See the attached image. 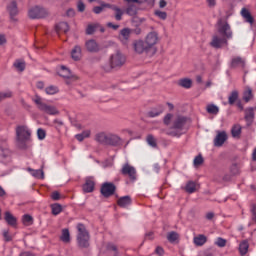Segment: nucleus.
I'll list each match as a JSON object with an SVG mask.
<instances>
[{
	"label": "nucleus",
	"instance_id": "1",
	"mask_svg": "<svg viewBox=\"0 0 256 256\" xmlns=\"http://www.w3.org/2000/svg\"><path fill=\"white\" fill-rule=\"evenodd\" d=\"M164 125L170 126L166 134L170 137H181L189 127V118L181 114L173 115L168 113L163 119Z\"/></svg>",
	"mask_w": 256,
	"mask_h": 256
},
{
	"label": "nucleus",
	"instance_id": "2",
	"mask_svg": "<svg viewBox=\"0 0 256 256\" xmlns=\"http://www.w3.org/2000/svg\"><path fill=\"white\" fill-rule=\"evenodd\" d=\"M218 25V32L220 35H223V37H219L218 35H214L212 37L210 45L214 49H221L223 45H227V39H231V37H233V33L231 32V26H229L227 22H222L221 20H219Z\"/></svg>",
	"mask_w": 256,
	"mask_h": 256
},
{
	"label": "nucleus",
	"instance_id": "3",
	"mask_svg": "<svg viewBox=\"0 0 256 256\" xmlns=\"http://www.w3.org/2000/svg\"><path fill=\"white\" fill-rule=\"evenodd\" d=\"M125 63H127V56L121 51H116L110 55L108 64L103 66V70L106 71V73H110L113 69H121Z\"/></svg>",
	"mask_w": 256,
	"mask_h": 256
},
{
	"label": "nucleus",
	"instance_id": "4",
	"mask_svg": "<svg viewBox=\"0 0 256 256\" xmlns=\"http://www.w3.org/2000/svg\"><path fill=\"white\" fill-rule=\"evenodd\" d=\"M96 141L102 145H110L111 147H119L123 144V140L117 134L100 132L96 135Z\"/></svg>",
	"mask_w": 256,
	"mask_h": 256
},
{
	"label": "nucleus",
	"instance_id": "5",
	"mask_svg": "<svg viewBox=\"0 0 256 256\" xmlns=\"http://www.w3.org/2000/svg\"><path fill=\"white\" fill-rule=\"evenodd\" d=\"M31 139V130L27 125H19L16 127V143L20 149L27 148V142Z\"/></svg>",
	"mask_w": 256,
	"mask_h": 256
},
{
	"label": "nucleus",
	"instance_id": "6",
	"mask_svg": "<svg viewBox=\"0 0 256 256\" xmlns=\"http://www.w3.org/2000/svg\"><path fill=\"white\" fill-rule=\"evenodd\" d=\"M76 229H77L76 241H77L78 247H80L81 249H87L89 247V241L91 240L89 231L81 223L77 224Z\"/></svg>",
	"mask_w": 256,
	"mask_h": 256
},
{
	"label": "nucleus",
	"instance_id": "7",
	"mask_svg": "<svg viewBox=\"0 0 256 256\" xmlns=\"http://www.w3.org/2000/svg\"><path fill=\"white\" fill-rule=\"evenodd\" d=\"M133 49L137 55H147V57H153L155 55V52H153L144 39L134 40Z\"/></svg>",
	"mask_w": 256,
	"mask_h": 256
},
{
	"label": "nucleus",
	"instance_id": "8",
	"mask_svg": "<svg viewBox=\"0 0 256 256\" xmlns=\"http://www.w3.org/2000/svg\"><path fill=\"white\" fill-rule=\"evenodd\" d=\"M33 101L36 103L38 109L43 113H46L47 115H59V110L57 107L48 105L47 103L43 102L41 97L36 96Z\"/></svg>",
	"mask_w": 256,
	"mask_h": 256
},
{
	"label": "nucleus",
	"instance_id": "9",
	"mask_svg": "<svg viewBox=\"0 0 256 256\" xmlns=\"http://www.w3.org/2000/svg\"><path fill=\"white\" fill-rule=\"evenodd\" d=\"M49 15V11L43 6H33L28 10L29 19H45Z\"/></svg>",
	"mask_w": 256,
	"mask_h": 256
},
{
	"label": "nucleus",
	"instance_id": "10",
	"mask_svg": "<svg viewBox=\"0 0 256 256\" xmlns=\"http://www.w3.org/2000/svg\"><path fill=\"white\" fill-rule=\"evenodd\" d=\"M144 41L148 44V47L151 48V50L153 51V53H157V43H159V33L152 31L149 32L145 38Z\"/></svg>",
	"mask_w": 256,
	"mask_h": 256
},
{
	"label": "nucleus",
	"instance_id": "11",
	"mask_svg": "<svg viewBox=\"0 0 256 256\" xmlns=\"http://www.w3.org/2000/svg\"><path fill=\"white\" fill-rule=\"evenodd\" d=\"M127 4V8L125 10L126 15H130V17H134L137 15V11L139 10V6L143 3V0H124Z\"/></svg>",
	"mask_w": 256,
	"mask_h": 256
},
{
	"label": "nucleus",
	"instance_id": "12",
	"mask_svg": "<svg viewBox=\"0 0 256 256\" xmlns=\"http://www.w3.org/2000/svg\"><path fill=\"white\" fill-rule=\"evenodd\" d=\"M120 173H121V175H124V177H129V179H131V181H135L137 179V169H135L129 163H125L122 165Z\"/></svg>",
	"mask_w": 256,
	"mask_h": 256
},
{
	"label": "nucleus",
	"instance_id": "13",
	"mask_svg": "<svg viewBox=\"0 0 256 256\" xmlns=\"http://www.w3.org/2000/svg\"><path fill=\"white\" fill-rule=\"evenodd\" d=\"M117 187H115V184L111 182H105L101 187V194L103 197H111V195H115Z\"/></svg>",
	"mask_w": 256,
	"mask_h": 256
},
{
	"label": "nucleus",
	"instance_id": "14",
	"mask_svg": "<svg viewBox=\"0 0 256 256\" xmlns=\"http://www.w3.org/2000/svg\"><path fill=\"white\" fill-rule=\"evenodd\" d=\"M244 119L247 123V127H251V125H253V121H255V108H246L244 110Z\"/></svg>",
	"mask_w": 256,
	"mask_h": 256
},
{
	"label": "nucleus",
	"instance_id": "15",
	"mask_svg": "<svg viewBox=\"0 0 256 256\" xmlns=\"http://www.w3.org/2000/svg\"><path fill=\"white\" fill-rule=\"evenodd\" d=\"M107 9H111L115 13L116 21H121L123 19V15L125 14V10L119 8L117 5L106 4Z\"/></svg>",
	"mask_w": 256,
	"mask_h": 256
},
{
	"label": "nucleus",
	"instance_id": "16",
	"mask_svg": "<svg viewBox=\"0 0 256 256\" xmlns=\"http://www.w3.org/2000/svg\"><path fill=\"white\" fill-rule=\"evenodd\" d=\"M227 138V132H218L216 137L214 138L215 147H223V144L225 143V141H227Z\"/></svg>",
	"mask_w": 256,
	"mask_h": 256
},
{
	"label": "nucleus",
	"instance_id": "17",
	"mask_svg": "<svg viewBox=\"0 0 256 256\" xmlns=\"http://www.w3.org/2000/svg\"><path fill=\"white\" fill-rule=\"evenodd\" d=\"M84 193H93L95 190V180L93 178L88 177L86 178V182L82 187Z\"/></svg>",
	"mask_w": 256,
	"mask_h": 256
},
{
	"label": "nucleus",
	"instance_id": "18",
	"mask_svg": "<svg viewBox=\"0 0 256 256\" xmlns=\"http://www.w3.org/2000/svg\"><path fill=\"white\" fill-rule=\"evenodd\" d=\"M7 11L10 14V18L12 19V21H17V19H15V16L17 15V13H19V9L17 8V2L12 1L11 3H9L7 6Z\"/></svg>",
	"mask_w": 256,
	"mask_h": 256
},
{
	"label": "nucleus",
	"instance_id": "19",
	"mask_svg": "<svg viewBox=\"0 0 256 256\" xmlns=\"http://www.w3.org/2000/svg\"><path fill=\"white\" fill-rule=\"evenodd\" d=\"M131 37V29L124 28L120 31L119 39L123 45H127L129 43V39Z\"/></svg>",
	"mask_w": 256,
	"mask_h": 256
},
{
	"label": "nucleus",
	"instance_id": "20",
	"mask_svg": "<svg viewBox=\"0 0 256 256\" xmlns=\"http://www.w3.org/2000/svg\"><path fill=\"white\" fill-rule=\"evenodd\" d=\"M58 75H60V77H63L64 79H77V77L73 76V74L71 73V70H69V68L65 67V66H61L60 70L58 71Z\"/></svg>",
	"mask_w": 256,
	"mask_h": 256
},
{
	"label": "nucleus",
	"instance_id": "21",
	"mask_svg": "<svg viewBox=\"0 0 256 256\" xmlns=\"http://www.w3.org/2000/svg\"><path fill=\"white\" fill-rule=\"evenodd\" d=\"M131 203H132L131 196L120 197L117 201V205L119 207H122L123 209H127V207L131 205Z\"/></svg>",
	"mask_w": 256,
	"mask_h": 256
},
{
	"label": "nucleus",
	"instance_id": "22",
	"mask_svg": "<svg viewBox=\"0 0 256 256\" xmlns=\"http://www.w3.org/2000/svg\"><path fill=\"white\" fill-rule=\"evenodd\" d=\"M86 49L90 53H97L99 51V44L95 40H88L86 41Z\"/></svg>",
	"mask_w": 256,
	"mask_h": 256
},
{
	"label": "nucleus",
	"instance_id": "23",
	"mask_svg": "<svg viewBox=\"0 0 256 256\" xmlns=\"http://www.w3.org/2000/svg\"><path fill=\"white\" fill-rule=\"evenodd\" d=\"M253 97H254L253 89H251V87L247 86L244 89L243 96H242L244 103H249V101H252Z\"/></svg>",
	"mask_w": 256,
	"mask_h": 256
},
{
	"label": "nucleus",
	"instance_id": "24",
	"mask_svg": "<svg viewBox=\"0 0 256 256\" xmlns=\"http://www.w3.org/2000/svg\"><path fill=\"white\" fill-rule=\"evenodd\" d=\"M193 243L196 247H203L207 243V236L199 234L193 238Z\"/></svg>",
	"mask_w": 256,
	"mask_h": 256
},
{
	"label": "nucleus",
	"instance_id": "25",
	"mask_svg": "<svg viewBox=\"0 0 256 256\" xmlns=\"http://www.w3.org/2000/svg\"><path fill=\"white\" fill-rule=\"evenodd\" d=\"M241 16L243 17V19H245L246 23H250V25H253L255 19L251 15V12L247 10V8H242Z\"/></svg>",
	"mask_w": 256,
	"mask_h": 256
},
{
	"label": "nucleus",
	"instance_id": "26",
	"mask_svg": "<svg viewBox=\"0 0 256 256\" xmlns=\"http://www.w3.org/2000/svg\"><path fill=\"white\" fill-rule=\"evenodd\" d=\"M69 32V24L67 22H60L56 25V33L57 35H61V33Z\"/></svg>",
	"mask_w": 256,
	"mask_h": 256
},
{
	"label": "nucleus",
	"instance_id": "27",
	"mask_svg": "<svg viewBox=\"0 0 256 256\" xmlns=\"http://www.w3.org/2000/svg\"><path fill=\"white\" fill-rule=\"evenodd\" d=\"M4 219L6 223L11 225V227H15V225H17V218H15V216H13L9 211L5 212Z\"/></svg>",
	"mask_w": 256,
	"mask_h": 256
},
{
	"label": "nucleus",
	"instance_id": "28",
	"mask_svg": "<svg viewBox=\"0 0 256 256\" xmlns=\"http://www.w3.org/2000/svg\"><path fill=\"white\" fill-rule=\"evenodd\" d=\"M27 172L32 175V177H35L36 179H44L45 173L42 169L35 170L33 168H27Z\"/></svg>",
	"mask_w": 256,
	"mask_h": 256
},
{
	"label": "nucleus",
	"instance_id": "29",
	"mask_svg": "<svg viewBox=\"0 0 256 256\" xmlns=\"http://www.w3.org/2000/svg\"><path fill=\"white\" fill-rule=\"evenodd\" d=\"M239 101V91L233 90L228 96V105H235Z\"/></svg>",
	"mask_w": 256,
	"mask_h": 256
},
{
	"label": "nucleus",
	"instance_id": "30",
	"mask_svg": "<svg viewBox=\"0 0 256 256\" xmlns=\"http://www.w3.org/2000/svg\"><path fill=\"white\" fill-rule=\"evenodd\" d=\"M60 241H62V243H71V233L69 232V229L67 228L62 229V234L60 235Z\"/></svg>",
	"mask_w": 256,
	"mask_h": 256
},
{
	"label": "nucleus",
	"instance_id": "31",
	"mask_svg": "<svg viewBox=\"0 0 256 256\" xmlns=\"http://www.w3.org/2000/svg\"><path fill=\"white\" fill-rule=\"evenodd\" d=\"M242 127L239 124H234L231 128V135L234 139H239L241 137Z\"/></svg>",
	"mask_w": 256,
	"mask_h": 256
},
{
	"label": "nucleus",
	"instance_id": "32",
	"mask_svg": "<svg viewBox=\"0 0 256 256\" xmlns=\"http://www.w3.org/2000/svg\"><path fill=\"white\" fill-rule=\"evenodd\" d=\"M248 252H249V241L243 240L239 244V253L241 256H244Z\"/></svg>",
	"mask_w": 256,
	"mask_h": 256
},
{
	"label": "nucleus",
	"instance_id": "33",
	"mask_svg": "<svg viewBox=\"0 0 256 256\" xmlns=\"http://www.w3.org/2000/svg\"><path fill=\"white\" fill-rule=\"evenodd\" d=\"M178 85L184 89H191L193 81L189 78H183L178 81Z\"/></svg>",
	"mask_w": 256,
	"mask_h": 256
},
{
	"label": "nucleus",
	"instance_id": "34",
	"mask_svg": "<svg viewBox=\"0 0 256 256\" xmlns=\"http://www.w3.org/2000/svg\"><path fill=\"white\" fill-rule=\"evenodd\" d=\"M71 57L74 61H79L81 59V46H75L71 51Z\"/></svg>",
	"mask_w": 256,
	"mask_h": 256
},
{
	"label": "nucleus",
	"instance_id": "35",
	"mask_svg": "<svg viewBox=\"0 0 256 256\" xmlns=\"http://www.w3.org/2000/svg\"><path fill=\"white\" fill-rule=\"evenodd\" d=\"M206 111L210 115H218L219 114V108L215 104H208L206 107Z\"/></svg>",
	"mask_w": 256,
	"mask_h": 256
},
{
	"label": "nucleus",
	"instance_id": "36",
	"mask_svg": "<svg viewBox=\"0 0 256 256\" xmlns=\"http://www.w3.org/2000/svg\"><path fill=\"white\" fill-rule=\"evenodd\" d=\"M186 192L187 193H195V191H197V183L193 182V181H189L186 184Z\"/></svg>",
	"mask_w": 256,
	"mask_h": 256
},
{
	"label": "nucleus",
	"instance_id": "37",
	"mask_svg": "<svg viewBox=\"0 0 256 256\" xmlns=\"http://www.w3.org/2000/svg\"><path fill=\"white\" fill-rule=\"evenodd\" d=\"M231 65L232 67H243V65H245V61H243V58L241 57H236L232 59Z\"/></svg>",
	"mask_w": 256,
	"mask_h": 256
},
{
	"label": "nucleus",
	"instance_id": "38",
	"mask_svg": "<svg viewBox=\"0 0 256 256\" xmlns=\"http://www.w3.org/2000/svg\"><path fill=\"white\" fill-rule=\"evenodd\" d=\"M177 239H179V234L177 232L172 231L167 234V240L169 241V243H175Z\"/></svg>",
	"mask_w": 256,
	"mask_h": 256
},
{
	"label": "nucleus",
	"instance_id": "39",
	"mask_svg": "<svg viewBox=\"0 0 256 256\" xmlns=\"http://www.w3.org/2000/svg\"><path fill=\"white\" fill-rule=\"evenodd\" d=\"M146 141L148 143V145H150V147H157V139H155V136L152 134H149L146 138Z\"/></svg>",
	"mask_w": 256,
	"mask_h": 256
},
{
	"label": "nucleus",
	"instance_id": "40",
	"mask_svg": "<svg viewBox=\"0 0 256 256\" xmlns=\"http://www.w3.org/2000/svg\"><path fill=\"white\" fill-rule=\"evenodd\" d=\"M51 209L53 215H59L61 211H63V207L61 206V204H52Z\"/></svg>",
	"mask_w": 256,
	"mask_h": 256
},
{
	"label": "nucleus",
	"instance_id": "41",
	"mask_svg": "<svg viewBox=\"0 0 256 256\" xmlns=\"http://www.w3.org/2000/svg\"><path fill=\"white\" fill-rule=\"evenodd\" d=\"M164 108L162 106H160L158 109H154L151 110L148 115L149 117H159V115H161V113H163Z\"/></svg>",
	"mask_w": 256,
	"mask_h": 256
},
{
	"label": "nucleus",
	"instance_id": "42",
	"mask_svg": "<svg viewBox=\"0 0 256 256\" xmlns=\"http://www.w3.org/2000/svg\"><path fill=\"white\" fill-rule=\"evenodd\" d=\"M204 161L203 156L199 154L194 158L193 165L194 167H200V165H203Z\"/></svg>",
	"mask_w": 256,
	"mask_h": 256
},
{
	"label": "nucleus",
	"instance_id": "43",
	"mask_svg": "<svg viewBox=\"0 0 256 256\" xmlns=\"http://www.w3.org/2000/svg\"><path fill=\"white\" fill-rule=\"evenodd\" d=\"M47 95H55L57 93H59V88H57L56 86H48L45 89Z\"/></svg>",
	"mask_w": 256,
	"mask_h": 256
},
{
	"label": "nucleus",
	"instance_id": "44",
	"mask_svg": "<svg viewBox=\"0 0 256 256\" xmlns=\"http://www.w3.org/2000/svg\"><path fill=\"white\" fill-rule=\"evenodd\" d=\"M14 67L18 69V71H25V61L17 60L14 63Z\"/></svg>",
	"mask_w": 256,
	"mask_h": 256
},
{
	"label": "nucleus",
	"instance_id": "45",
	"mask_svg": "<svg viewBox=\"0 0 256 256\" xmlns=\"http://www.w3.org/2000/svg\"><path fill=\"white\" fill-rule=\"evenodd\" d=\"M214 245L217 247H225L227 245V240L222 237H218L214 242Z\"/></svg>",
	"mask_w": 256,
	"mask_h": 256
},
{
	"label": "nucleus",
	"instance_id": "46",
	"mask_svg": "<svg viewBox=\"0 0 256 256\" xmlns=\"http://www.w3.org/2000/svg\"><path fill=\"white\" fill-rule=\"evenodd\" d=\"M11 97H13V92L11 91L0 92V101L11 99Z\"/></svg>",
	"mask_w": 256,
	"mask_h": 256
},
{
	"label": "nucleus",
	"instance_id": "47",
	"mask_svg": "<svg viewBox=\"0 0 256 256\" xmlns=\"http://www.w3.org/2000/svg\"><path fill=\"white\" fill-rule=\"evenodd\" d=\"M108 4H101V6H95L93 8V12L96 14V15H99L100 13H103V9L107 8Z\"/></svg>",
	"mask_w": 256,
	"mask_h": 256
},
{
	"label": "nucleus",
	"instance_id": "48",
	"mask_svg": "<svg viewBox=\"0 0 256 256\" xmlns=\"http://www.w3.org/2000/svg\"><path fill=\"white\" fill-rule=\"evenodd\" d=\"M22 221L24 225H31V223H33V217H31L29 214H26L23 216Z\"/></svg>",
	"mask_w": 256,
	"mask_h": 256
},
{
	"label": "nucleus",
	"instance_id": "49",
	"mask_svg": "<svg viewBox=\"0 0 256 256\" xmlns=\"http://www.w3.org/2000/svg\"><path fill=\"white\" fill-rule=\"evenodd\" d=\"M155 15H156V17H159V19H162L163 21H165V19H167V12H163L161 10H156Z\"/></svg>",
	"mask_w": 256,
	"mask_h": 256
},
{
	"label": "nucleus",
	"instance_id": "50",
	"mask_svg": "<svg viewBox=\"0 0 256 256\" xmlns=\"http://www.w3.org/2000/svg\"><path fill=\"white\" fill-rule=\"evenodd\" d=\"M230 171H231L232 175H239V173H240L239 165L233 164L230 168Z\"/></svg>",
	"mask_w": 256,
	"mask_h": 256
},
{
	"label": "nucleus",
	"instance_id": "51",
	"mask_svg": "<svg viewBox=\"0 0 256 256\" xmlns=\"http://www.w3.org/2000/svg\"><path fill=\"white\" fill-rule=\"evenodd\" d=\"M37 135H38V139H40V141H43V139H45L46 137V133H45V130L43 129H38L37 130Z\"/></svg>",
	"mask_w": 256,
	"mask_h": 256
},
{
	"label": "nucleus",
	"instance_id": "52",
	"mask_svg": "<svg viewBox=\"0 0 256 256\" xmlns=\"http://www.w3.org/2000/svg\"><path fill=\"white\" fill-rule=\"evenodd\" d=\"M3 237H4L5 241H7V242L13 241V236H11L9 234V230H4L3 231Z\"/></svg>",
	"mask_w": 256,
	"mask_h": 256
},
{
	"label": "nucleus",
	"instance_id": "53",
	"mask_svg": "<svg viewBox=\"0 0 256 256\" xmlns=\"http://www.w3.org/2000/svg\"><path fill=\"white\" fill-rule=\"evenodd\" d=\"M93 33H95V25L90 24V25H88V27L86 28V34H87V35H93Z\"/></svg>",
	"mask_w": 256,
	"mask_h": 256
},
{
	"label": "nucleus",
	"instance_id": "54",
	"mask_svg": "<svg viewBox=\"0 0 256 256\" xmlns=\"http://www.w3.org/2000/svg\"><path fill=\"white\" fill-rule=\"evenodd\" d=\"M77 9L80 13H83L85 11V3H83L81 0L77 2Z\"/></svg>",
	"mask_w": 256,
	"mask_h": 256
},
{
	"label": "nucleus",
	"instance_id": "55",
	"mask_svg": "<svg viewBox=\"0 0 256 256\" xmlns=\"http://www.w3.org/2000/svg\"><path fill=\"white\" fill-rule=\"evenodd\" d=\"M51 199L53 201H59V199H61V194L59 192H57V191H54L51 194Z\"/></svg>",
	"mask_w": 256,
	"mask_h": 256
},
{
	"label": "nucleus",
	"instance_id": "56",
	"mask_svg": "<svg viewBox=\"0 0 256 256\" xmlns=\"http://www.w3.org/2000/svg\"><path fill=\"white\" fill-rule=\"evenodd\" d=\"M236 107L239 109V111H245V106H243V103L240 100L236 102Z\"/></svg>",
	"mask_w": 256,
	"mask_h": 256
},
{
	"label": "nucleus",
	"instance_id": "57",
	"mask_svg": "<svg viewBox=\"0 0 256 256\" xmlns=\"http://www.w3.org/2000/svg\"><path fill=\"white\" fill-rule=\"evenodd\" d=\"M7 43V38L5 37V34H0V47L1 45H5Z\"/></svg>",
	"mask_w": 256,
	"mask_h": 256
},
{
	"label": "nucleus",
	"instance_id": "58",
	"mask_svg": "<svg viewBox=\"0 0 256 256\" xmlns=\"http://www.w3.org/2000/svg\"><path fill=\"white\" fill-rule=\"evenodd\" d=\"M155 253H156V255L162 256L163 253H164V250H163V248H161V247L158 246V247L155 249Z\"/></svg>",
	"mask_w": 256,
	"mask_h": 256
},
{
	"label": "nucleus",
	"instance_id": "59",
	"mask_svg": "<svg viewBox=\"0 0 256 256\" xmlns=\"http://www.w3.org/2000/svg\"><path fill=\"white\" fill-rule=\"evenodd\" d=\"M107 27H110L111 29H114V31H117V29H119V25L113 24V23H111V22H109V23L107 24Z\"/></svg>",
	"mask_w": 256,
	"mask_h": 256
},
{
	"label": "nucleus",
	"instance_id": "60",
	"mask_svg": "<svg viewBox=\"0 0 256 256\" xmlns=\"http://www.w3.org/2000/svg\"><path fill=\"white\" fill-rule=\"evenodd\" d=\"M66 15L67 17H75V11L73 9H68Z\"/></svg>",
	"mask_w": 256,
	"mask_h": 256
},
{
	"label": "nucleus",
	"instance_id": "61",
	"mask_svg": "<svg viewBox=\"0 0 256 256\" xmlns=\"http://www.w3.org/2000/svg\"><path fill=\"white\" fill-rule=\"evenodd\" d=\"M159 7L160 9L167 7V2L165 0H160Z\"/></svg>",
	"mask_w": 256,
	"mask_h": 256
},
{
	"label": "nucleus",
	"instance_id": "62",
	"mask_svg": "<svg viewBox=\"0 0 256 256\" xmlns=\"http://www.w3.org/2000/svg\"><path fill=\"white\" fill-rule=\"evenodd\" d=\"M213 217H215V214L213 212H208L206 214V219H208L209 221H211V219H213Z\"/></svg>",
	"mask_w": 256,
	"mask_h": 256
},
{
	"label": "nucleus",
	"instance_id": "63",
	"mask_svg": "<svg viewBox=\"0 0 256 256\" xmlns=\"http://www.w3.org/2000/svg\"><path fill=\"white\" fill-rule=\"evenodd\" d=\"M19 256H35V254H33L31 252H22V253H20Z\"/></svg>",
	"mask_w": 256,
	"mask_h": 256
},
{
	"label": "nucleus",
	"instance_id": "64",
	"mask_svg": "<svg viewBox=\"0 0 256 256\" xmlns=\"http://www.w3.org/2000/svg\"><path fill=\"white\" fill-rule=\"evenodd\" d=\"M76 139H77V141H83L85 138L82 134H77Z\"/></svg>",
	"mask_w": 256,
	"mask_h": 256
}]
</instances>
